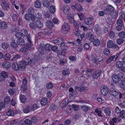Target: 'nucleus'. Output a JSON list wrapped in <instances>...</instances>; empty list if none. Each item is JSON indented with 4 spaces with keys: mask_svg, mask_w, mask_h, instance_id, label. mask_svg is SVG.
<instances>
[{
    "mask_svg": "<svg viewBox=\"0 0 125 125\" xmlns=\"http://www.w3.org/2000/svg\"><path fill=\"white\" fill-rule=\"evenodd\" d=\"M28 51L26 47L24 46V47H21L19 50V51L21 52H24L26 53L27 51Z\"/></svg>",
    "mask_w": 125,
    "mask_h": 125,
    "instance_id": "5fc2aeb1",
    "label": "nucleus"
},
{
    "mask_svg": "<svg viewBox=\"0 0 125 125\" xmlns=\"http://www.w3.org/2000/svg\"><path fill=\"white\" fill-rule=\"evenodd\" d=\"M119 116L120 117H121L122 119H125V111L123 110L121 111L120 113Z\"/></svg>",
    "mask_w": 125,
    "mask_h": 125,
    "instance_id": "ea45409f",
    "label": "nucleus"
},
{
    "mask_svg": "<svg viewBox=\"0 0 125 125\" xmlns=\"http://www.w3.org/2000/svg\"><path fill=\"white\" fill-rule=\"evenodd\" d=\"M101 74V71L100 70H96L92 74V77L94 78H97L100 77Z\"/></svg>",
    "mask_w": 125,
    "mask_h": 125,
    "instance_id": "9b49d317",
    "label": "nucleus"
},
{
    "mask_svg": "<svg viewBox=\"0 0 125 125\" xmlns=\"http://www.w3.org/2000/svg\"><path fill=\"white\" fill-rule=\"evenodd\" d=\"M51 49L52 51L55 52H58V47L56 46H53L51 47Z\"/></svg>",
    "mask_w": 125,
    "mask_h": 125,
    "instance_id": "49530a36",
    "label": "nucleus"
},
{
    "mask_svg": "<svg viewBox=\"0 0 125 125\" xmlns=\"http://www.w3.org/2000/svg\"><path fill=\"white\" fill-rule=\"evenodd\" d=\"M35 7L37 8L41 7L42 5V3L41 1L39 0H36L35 3Z\"/></svg>",
    "mask_w": 125,
    "mask_h": 125,
    "instance_id": "a878e982",
    "label": "nucleus"
},
{
    "mask_svg": "<svg viewBox=\"0 0 125 125\" xmlns=\"http://www.w3.org/2000/svg\"><path fill=\"white\" fill-rule=\"evenodd\" d=\"M17 42L18 44L20 45H23L25 44L24 40L22 38L17 39Z\"/></svg>",
    "mask_w": 125,
    "mask_h": 125,
    "instance_id": "412c9836",
    "label": "nucleus"
},
{
    "mask_svg": "<svg viewBox=\"0 0 125 125\" xmlns=\"http://www.w3.org/2000/svg\"><path fill=\"white\" fill-rule=\"evenodd\" d=\"M92 57L91 60L92 62L96 64V62H97L98 59L95 57L93 55H91Z\"/></svg>",
    "mask_w": 125,
    "mask_h": 125,
    "instance_id": "6e6d98bb",
    "label": "nucleus"
},
{
    "mask_svg": "<svg viewBox=\"0 0 125 125\" xmlns=\"http://www.w3.org/2000/svg\"><path fill=\"white\" fill-rule=\"evenodd\" d=\"M109 92L110 94L113 96H116L118 94V92L113 88H111Z\"/></svg>",
    "mask_w": 125,
    "mask_h": 125,
    "instance_id": "f8f14e48",
    "label": "nucleus"
},
{
    "mask_svg": "<svg viewBox=\"0 0 125 125\" xmlns=\"http://www.w3.org/2000/svg\"><path fill=\"white\" fill-rule=\"evenodd\" d=\"M104 53L105 55L108 56H109L111 55L110 51L107 49H105L104 50Z\"/></svg>",
    "mask_w": 125,
    "mask_h": 125,
    "instance_id": "4c0bfd02",
    "label": "nucleus"
},
{
    "mask_svg": "<svg viewBox=\"0 0 125 125\" xmlns=\"http://www.w3.org/2000/svg\"><path fill=\"white\" fill-rule=\"evenodd\" d=\"M47 102L48 100L47 98H42L41 100V103L42 105H45L47 104Z\"/></svg>",
    "mask_w": 125,
    "mask_h": 125,
    "instance_id": "2f4dec72",
    "label": "nucleus"
},
{
    "mask_svg": "<svg viewBox=\"0 0 125 125\" xmlns=\"http://www.w3.org/2000/svg\"><path fill=\"white\" fill-rule=\"evenodd\" d=\"M12 67L13 70L15 71L18 70L20 68L19 65L16 62H13L12 63Z\"/></svg>",
    "mask_w": 125,
    "mask_h": 125,
    "instance_id": "2eb2a0df",
    "label": "nucleus"
},
{
    "mask_svg": "<svg viewBox=\"0 0 125 125\" xmlns=\"http://www.w3.org/2000/svg\"><path fill=\"white\" fill-rule=\"evenodd\" d=\"M0 74L1 75L5 78H7L8 76L7 73L5 71H2L1 72V73H0Z\"/></svg>",
    "mask_w": 125,
    "mask_h": 125,
    "instance_id": "603ef678",
    "label": "nucleus"
},
{
    "mask_svg": "<svg viewBox=\"0 0 125 125\" xmlns=\"http://www.w3.org/2000/svg\"><path fill=\"white\" fill-rule=\"evenodd\" d=\"M43 6L44 7H48L49 4V1L47 0H43L42 1Z\"/></svg>",
    "mask_w": 125,
    "mask_h": 125,
    "instance_id": "79ce46f5",
    "label": "nucleus"
},
{
    "mask_svg": "<svg viewBox=\"0 0 125 125\" xmlns=\"http://www.w3.org/2000/svg\"><path fill=\"white\" fill-rule=\"evenodd\" d=\"M118 35L119 37L121 38H125V32L123 31L120 32Z\"/></svg>",
    "mask_w": 125,
    "mask_h": 125,
    "instance_id": "de8ad7c7",
    "label": "nucleus"
},
{
    "mask_svg": "<svg viewBox=\"0 0 125 125\" xmlns=\"http://www.w3.org/2000/svg\"><path fill=\"white\" fill-rule=\"evenodd\" d=\"M28 14L29 15H31L30 18L31 19V20H36V18L35 17L33 14L34 12V10L32 8H29L28 10Z\"/></svg>",
    "mask_w": 125,
    "mask_h": 125,
    "instance_id": "20e7f679",
    "label": "nucleus"
},
{
    "mask_svg": "<svg viewBox=\"0 0 125 125\" xmlns=\"http://www.w3.org/2000/svg\"><path fill=\"white\" fill-rule=\"evenodd\" d=\"M4 102L8 104H10V99L9 96L6 97L4 99Z\"/></svg>",
    "mask_w": 125,
    "mask_h": 125,
    "instance_id": "a18cd8bd",
    "label": "nucleus"
},
{
    "mask_svg": "<svg viewBox=\"0 0 125 125\" xmlns=\"http://www.w3.org/2000/svg\"><path fill=\"white\" fill-rule=\"evenodd\" d=\"M119 104L122 108H125V101H124L122 103H119Z\"/></svg>",
    "mask_w": 125,
    "mask_h": 125,
    "instance_id": "338daca9",
    "label": "nucleus"
},
{
    "mask_svg": "<svg viewBox=\"0 0 125 125\" xmlns=\"http://www.w3.org/2000/svg\"><path fill=\"white\" fill-rule=\"evenodd\" d=\"M56 8L53 5H51L50 7L49 11L50 12L52 13H54L55 11Z\"/></svg>",
    "mask_w": 125,
    "mask_h": 125,
    "instance_id": "72a5a7b5",
    "label": "nucleus"
},
{
    "mask_svg": "<svg viewBox=\"0 0 125 125\" xmlns=\"http://www.w3.org/2000/svg\"><path fill=\"white\" fill-rule=\"evenodd\" d=\"M36 20H31L32 22H35V26L38 28L41 29L43 26V24L42 22L38 19L36 18Z\"/></svg>",
    "mask_w": 125,
    "mask_h": 125,
    "instance_id": "423d86ee",
    "label": "nucleus"
},
{
    "mask_svg": "<svg viewBox=\"0 0 125 125\" xmlns=\"http://www.w3.org/2000/svg\"><path fill=\"white\" fill-rule=\"evenodd\" d=\"M24 122L25 124L28 125H30L32 124L31 119H26L25 120Z\"/></svg>",
    "mask_w": 125,
    "mask_h": 125,
    "instance_id": "3c124183",
    "label": "nucleus"
},
{
    "mask_svg": "<svg viewBox=\"0 0 125 125\" xmlns=\"http://www.w3.org/2000/svg\"><path fill=\"white\" fill-rule=\"evenodd\" d=\"M7 26V23L4 21H0V28L2 29H4Z\"/></svg>",
    "mask_w": 125,
    "mask_h": 125,
    "instance_id": "5701e85b",
    "label": "nucleus"
},
{
    "mask_svg": "<svg viewBox=\"0 0 125 125\" xmlns=\"http://www.w3.org/2000/svg\"><path fill=\"white\" fill-rule=\"evenodd\" d=\"M116 65L118 68H120L123 66V64L121 61H118L116 62Z\"/></svg>",
    "mask_w": 125,
    "mask_h": 125,
    "instance_id": "e433bc0d",
    "label": "nucleus"
},
{
    "mask_svg": "<svg viewBox=\"0 0 125 125\" xmlns=\"http://www.w3.org/2000/svg\"><path fill=\"white\" fill-rule=\"evenodd\" d=\"M18 113V111L16 110H10L9 109L7 112H6L7 115L9 116H13Z\"/></svg>",
    "mask_w": 125,
    "mask_h": 125,
    "instance_id": "6e6552de",
    "label": "nucleus"
},
{
    "mask_svg": "<svg viewBox=\"0 0 125 125\" xmlns=\"http://www.w3.org/2000/svg\"><path fill=\"white\" fill-rule=\"evenodd\" d=\"M57 106L55 105L52 104L51 105L50 110L52 112L54 111L55 113H56L57 112Z\"/></svg>",
    "mask_w": 125,
    "mask_h": 125,
    "instance_id": "c756f323",
    "label": "nucleus"
},
{
    "mask_svg": "<svg viewBox=\"0 0 125 125\" xmlns=\"http://www.w3.org/2000/svg\"><path fill=\"white\" fill-rule=\"evenodd\" d=\"M20 100L21 102L25 103L26 102V97L23 94H21L19 97Z\"/></svg>",
    "mask_w": 125,
    "mask_h": 125,
    "instance_id": "aec40b11",
    "label": "nucleus"
},
{
    "mask_svg": "<svg viewBox=\"0 0 125 125\" xmlns=\"http://www.w3.org/2000/svg\"><path fill=\"white\" fill-rule=\"evenodd\" d=\"M14 89L13 88L9 89L8 91V92L9 94L10 95H13L14 93Z\"/></svg>",
    "mask_w": 125,
    "mask_h": 125,
    "instance_id": "0e129e2a",
    "label": "nucleus"
},
{
    "mask_svg": "<svg viewBox=\"0 0 125 125\" xmlns=\"http://www.w3.org/2000/svg\"><path fill=\"white\" fill-rule=\"evenodd\" d=\"M70 27L68 23H65L62 26V31L64 34H66L70 30Z\"/></svg>",
    "mask_w": 125,
    "mask_h": 125,
    "instance_id": "f03ea898",
    "label": "nucleus"
},
{
    "mask_svg": "<svg viewBox=\"0 0 125 125\" xmlns=\"http://www.w3.org/2000/svg\"><path fill=\"white\" fill-rule=\"evenodd\" d=\"M26 36H27V39L28 42H29L30 44H31L32 42L31 41V38L30 34H28Z\"/></svg>",
    "mask_w": 125,
    "mask_h": 125,
    "instance_id": "13d9d810",
    "label": "nucleus"
},
{
    "mask_svg": "<svg viewBox=\"0 0 125 125\" xmlns=\"http://www.w3.org/2000/svg\"><path fill=\"white\" fill-rule=\"evenodd\" d=\"M46 87L48 89H51L53 88V85L52 83L48 82L46 84Z\"/></svg>",
    "mask_w": 125,
    "mask_h": 125,
    "instance_id": "8fccbe9b",
    "label": "nucleus"
},
{
    "mask_svg": "<svg viewBox=\"0 0 125 125\" xmlns=\"http://www.w3.org/2000/svg\"><path fill=\"white\" fill-rule=\"evenodd\" d=\"M45 18L46 19H49L50 17V14L48 12L45 11L43 13Z\"/></svg>",
    "mask_w": 125,
    "mask_h": 125,
    "instance_id": "a19ab883",
    "label": "nucleus"
},
{
    "mask_svg": "<svg viewBox=\"0 0 125 125\" xmlns=\"http://www.w3.org/2000/svg\"><path fill=\"white\" fill-rule=\"evenodd\" d=\"M104 112L105 113L106 116H109L110 115L111 111L110 108L106 107L104 109Z\"/></svg>",
    "mask_w": 125,
    "mask_h": 125,
    "instance_id": "dca6fc26",
    "label": "nucleus"
},
{
    "mask_svg": "<svg viewBox=\"0 0 125 125\" xmlns=\"http://www.w3.org/2000/svg\"><path fill=\"white\" fill-rule=\"evenodd\" d=\"M112 78L113 82L115 83H118L120 80L118 75L116 74H114L112 75Z\"/></svg>",
    "mask_w": 125,
    "mask_h": 125,
    "instance_id": "ddd939ff",
    "label": "nucleus"
},
{
    "mask_svg": "<svg viewBox=\"0 0 125 125\" xmlns=\"http://www.w3.org/2000/svg\"><path fill=\"white\" fill-rule=\"evenodd\" d=\"M86 38L92 42L94 40V36L92 33L91 32H88L86 35Z\"/></svg>",
    "mask_w": 125,
    "mask_h": 125,
    "instance_id": "0eeeda50",
    "label": "nucleus"
},
{
    "mask_svg": "<svg viewBox=\"0 0 125 125\" xmlns=\"http://www.w3.org/2000/svg\"><path fill=\"white\" fill-rule=\"evenodd\" d=\"M116 24L117 25L122 26V22L121 19L119 18L117 20Z\"/></svg>",
    "mask_w": 125,
    "mask_h": 125,
    "instance_id": "4d7b16f0",
    "label": "nucleus"
},
{
    "mask_svg": "<svg viewBox=\"0 0 125 125\" xmlns=\"http://www.w3.org/2000/svg\"><path fill=\"white\" fill-rule=\"evenodd\" d=\"M53 42L55 44L58 45L60 44L61 45L62 43H64V40L63 38H60L55 40H53Z\"/></svg>",
    "mask_w": 125,
    "mask_h": 125,
    "instance_id": "9d476101",
    "label": "nucleus"
},
{
    "mask_svg": "<svg viewBox=\"0 0 125 125\" xmlns=\"http://www.w3.org/2000/svg\"><path fill=\"white\" fill-rule=\"evenodd\" d=\"M93 42V44L94 45L97 46L99 45L100 44V41L98 39H95L94 40Z\"/></svg>",
    "mask_w": 125,
    "mask_h": 125,
    "instance_id": "f704fd0d",
    "label": "nucleus"
},
{
    "mask_svg": "<svg viewBox=\"0 0 125 125\" xmlns=\"http://www.w3.org/2000/svg\"><path fill=\"white\" fill-rule=\"evenodd\" d=\"M21 34L22 36L24 37L26 36L28 34L27 31L25 29H22L21 31Z\"/></svg>",
    "mask_w": 125,
    "mask_h": 125,
    "instance_id": "393cba45",
    "label": "nucleus"
},
{
    "mask_svg": "<svg viewBox=\"0 0 125 125\" xmlns=\"http://www.w3.org/2000/svg\"><path fill=\"white\" fill-rule=\"evenodd\" d=\"M2 65L4 68L7 69L10 67L11 64L9 62L6 61L3 63Z\"/></svg>",
    "mask_w": 125,
    "mask_h": 125,
    "instance_id": "a211bd4d",
    "label": "nucleus"
},
{
    "mask_svg": "<svg viewBox=\"0 0 125 125\" xmlns=\"http://www.w3.org/2000/svg\"><path fill=\"white\" fill-rule=\"evenodd\" d=\"M94 19L92 18H88L86 19L84 21L85 24L88 25H91L93 22Z\"/></svg>",
    "mask_w": 125,
    "mask_h": 125,
    "instance_id": "4468645a",
    "label": "nucleus"
},
{
    "mask_svg": "<svg viewBox=\"0 0 125 125\" xmlns=\"http://www.w3.org/2000/svg\"><path fill=\"white\" fill-rule=\"evenodd\" d=\"M95 112L96 114L99 116L103 117L102 113L100 108H96L95 109Z\"/></svg>",
    "mask_w": 125,
    "mask_h": 125,
    "instance_id": "4be33fe9",
    "label": "nucleus"
},
{
    "mask_svg": "<svg viewBox=\"0 0 125 125\" xmlns=\"http://www.w3.org/2000/svg\"><path fill=\"white\" fill-rule=\"evenodd\" d=\"M110 15L111 17V18L113 19L115 18L117 16V14L115 12H114V11L112 12Z\"/></svg>",
    "mask_w": 125,
    "mask_h": 125,
    "instance_id": "09e8293b",
    "label": "nucleus"
},
{
    "mask_svg": "<svg viewBox=\"0 0 125 125\" xmlns=\"http://www.w3.org/2000/svg\"><path fill=\"white\" fill-rule=\"evenodd\" d=\"M31 119L32 123L33 122V123H37L38 121V120L36 117L34 116L32 117Z\"/></svg>",
    "mask_w": 125,
    "mask_h": 125,
    "instance_id": "69168bd1",
    "label": "nucleus"
},
{
    "mask_svg": "<svg viewBox=\"0 0 125 125\" xmlns=\"http://www.w3.org/2000/svg\"><path fill=\"white\" fill-rule=\"evenodd\" d=\"M67 19L69 20V22L70 23H72L74 22V19L73 16L72 15L70 16V15H68L67 17Z\"/></svg>",
    "mask_w": 125,
    "mask_h": 125,
    "instance_id": "c9c22d12",
    "label": "nucleus"
},
{
    "mask_svg": "<svg viewBox=\"0 0 125 125\" xmlns=\"http://www.w3.org/2000/svg\"><path fill=\"white\" fill-rule=\"evenodd\" d=\"M27 55V54L24 55L23 60L27 65L31 64V61L29 56H26Z\"/></svg>",
    "mask_w": 125,
    "mask_h": 125,
    "instance_id": "1a4fd4ad",
    "label": "nucleus"
},
{
    "mask_svg": "<svg viewBox=\"0 0 125 125\" xmlns=\"http://www.w3.org/2000/svg\"><path fill=\"white\" fill-rule=\"evenodd\" d=\"M82 6L79 4H77L76 10L78 11H81L82 10Z\"/></svg>",
    "mask_w": 125,
    "mask_h": 125,
    "instance_id": "052dcab7",
    "label": "nucleus"
},
{
    "mask_svg": "<svg viewBox=\"0 0 125 125\" xmlns=\"http://www.w3.org/2000/svg\"><path fill=\"white\" fill-rule=\"evenodd\" d=\"M62 73L64 76L68 75L70 74V71L68 69L64 68L63 70Z\"/></svg>",
    "mask_w": 125,
    "mask_h": 125,
    "instance_id": "b1692460",
    "label": "nucleus"
},
{
    "mask_svg": "<svg viewBox=\"0 0 125 125\" xmlns=\"http://www.w3.org/2000/svg\"><path fill=\"white\" fill-rule=\"evenodd\" d=\"M69 91L70 92V96H72L74 95L77 93V91L73 89L72 87H70L69 89Z\"/></svg>",
    "mask_w": 125,
    "mask_h": 125,
    "instance_id": "6ab92c4d",
    "label": "nucleus"
},
{
    "mask_svg": "<svg viewBox=\"0 0 125 125\" xmlns=\"http://www.w3.org/2000/svg\"><path fill=\"white\" fill-rule=\"evenodd\" d=\"M10 58V54L9 53H7L4 55V56H3V58L7 60H9Z\"/></svg>",
    "mask_w": 125,
    "mask_h": 125,
    "instance_id": "864d4df0",
    "label": "nucleus"
},
{
    "mask_svg": "<svg viewBox=\"0 0 125 125\" xmlns=\"http://www.w3.org/2000/svg\"><path fill=\"white\" fill-rule=\"evenodd\" d=\"M117 42L118 44L121 45L123 42V40L121 38H119L117 40Z\"/></svg>",
    "mask_w": 125,
    "mask_h": 125,
    "instance_id": "bf43d9fd",
    "label": "nucleus"
},
{
    "mask_svg": "<svg viewBox=\"0 0 125 125\" xmlns=\"http://www.w3.org/2000/svg\"><path fill=\"white\" fill-rule=\"evenodd\" d=\"M9 47V45L7 43H2V47L4 49H6Z\"/></svg>",
    "mask_w": 125,
    "mask_h": 125,
    "instance_id": "e2e57ef3",
    "label": "nucleus"
},
{
    "mask_svg": "<svg viewBox=\"0 0 125 125\" xmlns=\"http://www.w3.org/2000/svg\"><path fill=\"white\" fill-rule=\"evenodd\" d=\"M120 85L122 88H125V81L124 80L121 81L120 83Z\"/></svg>",
    "mask_w": 125,
    "mask_h": 125,
    "instance_id": "774afa93",
    "label": "nucleus"
},
{
    "mask_svg": "<svg viewBox=\"0 0 125 125\" xmlns=\"http://www.w3.org/2000/svg\"><path fill=\"white\" fill-rule=\"evenodd\" d=\"M30 22L29 24L30 27L32 29H35V22Z\"/></svg>",
    "mask_w": 125,
    "mask_h": 125,
    "instance_id": "37998d69",
    "label": "nucleus"
},
{
    "mask_svg": "<svg viewBox=\"0 0 125 125\" xmlns=\"http://www.w3.org/2000/svg\"><path fill=\"white\" fill-rule=\"evenodd\" d=\"M114 7L112 6L108 5L104 10V11L105 14L109 15L114 11Z\"/></svg>",
    "mask_w": 125,
    "mask_h": 125,
    "instance_id": "7ed1b4c3",
    "label": "nucleus"
},
{
    "mask_svg": "<svg viewBox=\"0 0 125 125\" xmlns=\"http://www.w3.org/2000/svg\"><path fill=\"white\" fill-rule=\"evenodd\" d=\"M45 25L46 27L48 28L51 29L53 27V25L52 22L48 20L46 22Z\"/></svg>",
    "mask_w": 125,
    "mask_h": 125,
    "instance_id": "f3484780",
    "label": "nucleus"
},
{
    "mask_svg": "<svg viewBox=\"0 0 125 125\" xmlns=\"http://www.w3.org/2000/svg\"><path fill=\"white\" fill-rule=\"evenodd\" d=\"M10 45L11 47L14 49H16L18 48V45L15 42H11Z\"/></svg>",
    "mask_w": 125,
    "mask_h": 125,
    "instance_id": "473e14b6",
    "label": "nucleus"
},
{
    "mask_svg": "<svg viewBox=\"0 0 125 125\" xmlns=\"http://www.w3.org/2000/svg\"><path fill=\"white\" fill-rule=\"evenodd\" d=\"M114 44L113 42L111 40H108L107 42V47L109 48H111Z\"/></svg>",
    "mask_w": 125,
    "mask_h": 125,
    "instance_id": "c85d7f7f",
    "label": "nucleus"
},
{
    "mask_svg": "<svg viewBox=\"0 0 125 125\" xmlns=\"http://www.w3.org/2000/svg\"><path fill=\"white\" fill-rule=\"evenodd\" d=\"M63 11L65 14H67L70 12L69 8L67 6L64 7L63 8Z\"/></svg>",
    "mask_w": 125,
    "mask_h": 125,
    "instance_id": "58836bf2",
    "label": "nucleus"
},
{
    "mask_svg": "<svg viewBox=\"0 0 125 125\" xmlns=\"http://www.w3.org/2000/svg\"><path fill=\"white\" fill-rule=\"evenodd\" d=\"M64 43H63L61 44L60 46L61 49L63 50H66L68 48L66 44H64Z\"/></svg>",
    "mask_w": 125,
    "mask_h": 125,
    "instance_id": "c03bdc74",
    "label": "nucleus"
},
{
    "mask_svg": "<svg viewBox=\"0 0 125 125\" xmlns=\"http://www.w3.org/2000/svg\"><path fill=\"white\" fill-rule=\"evenodd\" d=\"M81 107L82 110L85 112H87L90 109V107L89 106L85 105H82Z\"/></svg>",
    "mask_w": 125,
    "mask_h": 125,
    "instance_id": "7c9ffc66",
    "label": "nucleus"
},
{
    "mask_svg": "<svg viewBox=\"0 0 125 125\" xmlns=\"http://www.w3.org/2000/svg\"><path fill=\"white\" fill-rule=\"evenodd\" d=\"M27 88V87L26 86L23 85L21 86V90L24 92H26Z\"/></svg>",
    "mask_w": 125,
    "mask_h": 125,
    "instance_id": "680f3d73",
    "label": "nucleus"
},
{
    "mask_svg": "<svg viewBox=\"0 0 125 125\" xmlns=\"http://www.w3.org/2000/svg\"><path fill=\"white\" fill-rule=\"evenodd\" d=\"M1 6L2 8L5 10H8L9 8V5L8 4L5 2L3 3Z\"/></svg>",
    "mask_w": 125,
    "mask_h": 125,
    "instance_id": "bb28decb",
    "label": "nucleus"
},
{
    "mask_svg": "<svg viewBox=\"0 0 125 125\" xmlns=\"http://www.w3.org/2000/svg\"><path fill=\"white\" fill-rule=\"evenodd\" d=\"M109 90L106 86H103L101 88V93L104 96L106 95L108 93Z\"/></svg>",
    "mask_w": 125,
    "mask_h": 125,
    "instance_id": "39448f33",
    "label": "nucleus"
},
{
    "mask_svg": "<svg viewBox=\"0 0 125 125\" xmlns=\"http://www.w3.org/2000/svg\"><path fill=\"white\" fill-rule=\"evenodd\" d=\"M19 64L20 67L23 69H24L27 66L26 64L24 62L23 60H22L20 62Z\"/></svg>",
    "mask_w": 125,
    "mask_h": 125,
    "instance_id": "cd10ccee",
    "label": "nucleus"
},
{
    "mask_svg": "<svg viewBox=\"0 0 125 125\" xmlns=\"http://www.w3.org/2000/svg\"><path fill=\"white\" fill-rule=\"evenodd\" d=\"M121 121V118L120 117H114L110 120L109 122L110 125H116L117 123Z\"/></svg>",
    "mask_w": 125,
    "mask_h": 125,
    "instance_id": "f257e3e1",
    "label": "nucleus"
}]
</instances>
